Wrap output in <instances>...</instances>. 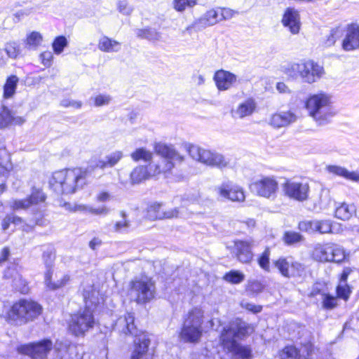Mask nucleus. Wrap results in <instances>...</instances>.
<instances>
[{"label":"nucleus","instance_id":"nucleus-1","mask_svg":"<svg viewBox=\"0 0 359 359\" xmlns=\"http://www.w3.org/2000/svg\"><path fill=\"white\" fill-rule=\"evenodd\" d=\"M47 196L42 189L32 187L30 194L24 198H13L8 201L10 208L13 211L30 210L36 214L34 218L30 221V224H25L23 219L13 213L6 215L1 221V230L6 231L13 224L15 226H21L22 231L29 232L33 229L34 226L44 225L43 214L41 208L46 207Z\"/></svg>","mask_w":359,"mask_h":359},{"label":"nucleus","instance_id":"nucleus-2","mask_svg":"<svg viewBox=\"0 0 359 359\" xmlns=\"http://www.w3.org/2000/svg\"><path fill=\"white\" fill-rule=\"evenodd\" d=\"M154 149L156 154L164 158L163 165L149 164V167L144 165L135 167L130 175V181L132 184H140L162 172H168L172 169L175 163L184 161V156L172 144L157 143Z\"/></svg>","mask_w":359,"mask_h":359},{"label":"nucleus","instance_id":"nucleus-3","mask_svg":"<svg viewBox=\"0 0 359 359\" xmlns=\"http://www.w3.org/2000/svg\"><path fill=\"white\" fill-rule=\"evenodd\" d=\"M253 331V328L245 321L236 318L224 327L220 334V342L224 350L233 356L248 359L251 355V350L248 346L241 345L236 339H241Z\"/></svg>","mask_w":359,"mask_h":359},{"label":"nucleus","instance_id":"nucleus-4","mask_svg":"<svg viewBox=\"0 0 359 359\" xmlns=\"http://www.w3.org/2000/svg\"><path fill=\"white\" fill-rule=\"evenodd\" d=\"M83 295L86 308L72 316L69 325L70 332L75 336L83 335L86 332L94 327V309L100 304L99 292L93 287L84 289Z\"/></svg>","mask_w":359,"mask_h":359},{"label":"nucleus","instance_id":"nucleus-5","mask_svg":"<svg viewBox=\"0 0 359 359\" xmlns=\"http://www.w3.org/2000/svg\"><path fill=\"white\" fill-rule=\"evenodd\" d=\"M86 170L79 168L57 171L53 174L49 184L57 194H72L86 184Z\"/></svg>","mask_w":359,"mask_h":359},{"label":"nucleus","instance_id":"nucleus-6","mask_svg":"<svg viewBox=\"0 0 359 359\" xmlns=\"http://www.w3.org/2000/svg\"><path fill=\"white\" fill-rule=\"evenodd\" d=\"M305 107L309 116L318 125L327 124L336 114L332 97L323 92L309 95L306 100Z\"/></svg>","mask_w":359,"mask_h":359},{"label":"nucleus","instance_id":"nucleus-7","mask_svg":"<svg viewBox=\"0 0 359 359\" xmlns=\"http://www.w3.org/2000/svg\"><path fill=\"white\" fill-rule=\"evenodd\" d=\"M203 311L201 309L194 308L184 318L180 332V337L185 342H198L203 333Z\"/></svg>","mask_w":359,"mask_h":359},{"label":"nucleus","instance_id":"nucleus-8","mask_svg":"<svg viewBox=\"0 0 359 359\" xmlns=\"http://www.w3.org/2000/svg\"><path fill=\"white\" fill-rule=\"evenodd\" d=\"M41 311L42 307L36 302L20 299L12 306L8 316L9 320L16 323H25L39 316Z\"/></svg>","mask_w":359,"mask_h":359},{"label":"nucleus","instance_id":"nucleus-9","mask_svg":"<svg viewBox=\"0 0 359 359\" xmlns=\"http://www.w3.org/2000/svg\"><path fill=\"white\" fill-rule=\"evenodd\" d=\"M315 260L320 262H341L345 259L344 248L334 243L317 244L312 253Z\"/></svg>","mask_w":359,"mask_h":359},{"label":"nucleus","instance_id":"nucleus-10","mask_svg":"<svg viewBox=\"0 0 359 359\" xmlns=\"http://www.w3.org/2000/svg\"><path fill=\"white\" fill-rule=\"evenodd\" d=\"M155 286L150 279L131 281L128 294L130 299L138 304H144L154 297Z\"/></svg>","mask_w":359,"mask_h":359},{"label":"nucleus","instance_id":"nucleus-11","mask_svg":"<svg viewBox=\"0 0 359 359\" xmlns=\"http://www.w3.org/2000/svg\"><path fill=\"white\" fill-rule=\"evenodd\" d=\"M52 348L51 340L46 339L38 342L20 345L17 350L19 353L28 355L32 359H47Z\"/></svg>","mask_w":359,"mask_h":359},{"label":"nucleus","instance_id":"nucleus-12","mask_svg":"<svg viewBox=\"0 0 359 359\" xmlns=\"http://www.w3.org/2000/svg\"><path fill=\"white\" fill-rule=\"evenodd\" d=\"M214 191L222 200L243 202L245 198L243 189L231 181H226L216 186Z\"/></svg>","mask_w":359,"mask_h":359},{"label":"nucleus","instance_id":"nucleus-13","mask_svg":"<svg viewBox=\"0 0 359 359\" xmlns=\"http://www.w3.org/2000/svg\"><path fill=\"white\" fill-rule=\"evenodd\" d=\"M250 188L258 196L270 198L276 195L278 182L273 177H262L252 182Z\"/></svg>","mask_w":359,"mask_h":359},{"label":"nucleus","instance_id":"nucleus-14","mask_svg":"<svg viewBox=\"0 0 359 359\" xmlns=\"http://www.w3.org/2000/svg\"><path fill=\"white\" fill-rule=\"evenodd\" d=\"M283 189L287 196L298 201H304L309 196V186L307 183L287 180Z\"/></svg>","mask_w":359,"mask_h":359},{"label":"nucleus","instance_id":"nucleus-15","mask_svg":"<svg viewBox=\"0 0 359 359\" xmlns=\"http://www.w3.org/2000/svg\"><path fill=\"white\" fill-rule=\"evenodd\" d=\"M255 241L252 239L246 241L237 240L234 241L232 254L243 264H249L253 258L252 248Z\"/></svg>","mask_w":359,"mask_h":359},{"label":"nucleus","instance_id":"nucleus-16","mask_svg":"<svg viewBox=\"0 0 359 359\" xmlns=\"http://www.w3.org/2000/svg\"><path fill=\"white\" fill-rule=\"evenodd\" d=\"M161 208L162 205L158 203L149 205L147 209L146 217L150 220H156L177 218L180 216L178 208H172L164 211Z\"/></svg>","mask_w":359,"mask_h":359},{"label":"nucleus","instance_id":"nucleus-17","mask_svg":"<svg viewBox=\"0 0 359 359\" xmlns=\"http://www.w3.org/2000/svg\"><path fill=\"white\" fill-rule=\"evenodd\" d=\"M301 78L304 82L312 83L320 79L323 73V68L312 61L302 62Z\"/></svg>","mask_w":359,"mask_h":359},{"label":"nucleus","instance_id":"nucleus-18","mask_svg":"<svg viewBox=\"0 0 359 359\" xmlns=\"http://www.w3.org/2000/svg\"><path fill=\"white\" fill-rule=\"evenodd\" d=\"M134 343L135 349L131 359H152V354L148 350L150 341L145 334L136 336Z\"/></svg>","mask_w":359,"mask_h":359},{"label":"nucleus","instance_id":"nucleus-19","mask_svg":"<svg viewBox=\"0 0 359 359\" xmlns=\"http://www.w3.org/2000/svg\"><path fill=\"white\" fill-rule=\"evenodd\" d=\"M135 317L132 313H126L121 316L114 325V330L124 334L137 335L136 327L134 325Z\"/></svg>","mask_w":359,"mask_h":359},{"label":"nucleus","instance_id":"nucleus-20","mask_svg":"<svg viewBox=\"0 0 359 359\" xmlns=\"http://www.w3.org/2000/svg\"><path fill=\"white\" fill-rule=\"evenodd\" d=\"M342 48L346 51L359 48V26L358 25L351 24L347 27Z\"/></svg>","mask_w":359,"mask_h":359},{"label":"nucleus","instance_id":"nucleus-21","mask_svg":"<svg viewBox=\"0 0 359 359\" xmlns=\"http://www.w3.org/2000/svg\"><path fill=\"white\" fill-rule=\"evenodd\" d=\"M297 121V116L291 111H280L271 116L269 123L273 128L286 127Z\"/></svg>","mask_w":359,"mask_h":359},{"label":"nucleus","instance_id":"nucleus-22","mask_svg":"<svg viewBox=\"0 0 359 359\" xmlns=\"http://www.w3.org/2000/svg\"><path fill=\"white\" fill-rule=\"evenodd\" d=\"M282 22L283 25L287 27L290 32L296 34L300 29L299 15L297 11L294 8H288L285 11Z\"/></svg>","mask_w":359,"mask_h":359},{"label":"nucleus","instance_id":"nucleus-23","mask_svg":"<svg viewBox=\"0 0 359 359\" xmlns=\"http://www.w3.org/2000/svg\"><path fill=\"white\" fill-rule=\"evenodd\" d=\"M4 277L7 279H12L13 287L20 293L27 294L29 292L26 280L18 272L15 266L8 267L5 271Z\"/></svg>","mask_w":359,"mask_h":359},{"label":"nucleus","instance_id":"nucleus-24","mask_svg":"<svg viewBox=\"0 0 359 359\" xmlns=\"http://www.w3.org/2000/svg\"><path fill=\"white\" fill-rule=\"evenodd\" d=\"M214 80L219 90H226L236 81V76L229 72L221 69L215 73Z\"/></svg>","mask_w":359,"mask_h":359},{"label":"nucleus","instance_id":"nucleus-25","mask_svg":"<svg viewBox=\"0 0 359 359\" xmlns=\"http://www.w3.org/2000/svg\"><path fill=\"white\" fill-rule=\"evenodd\" d=\"M187 150L190 156L198 161H200L207 165H210L213 152L206 150L197 145L189 144L187 146Z\"/></svg>","mask_w":359,"mask_h":359},{"label":"nucleus","instance_id":"nucleus-26","mask_svg":"<svg viewBox=\"0 0 359 359\" xmlns=\"http://www.w3.org/2000/svg\"><path fill=\"white\" fill-rule=\"evenodd\" d=\"M257 107V103L253 98H248L244 102H241L236 109H233L231 113L234 118H243L251 116Z\"/></svg>","mask_w":359,"mask_h":359},{"label":"nucleus","instance_id":"nucleus-27","mask_svg":"<svg viewBox=\"0 0 359 359\" xmlns=\"http://www.w3.org/2000/svg\"><path fill=\"white\" fill-rule=\"evenodd\" d=\"M219 21V11L212 9L207 11L203 16L196 20L191 25V27L196 26H200L201 27L212 26ZM190 28L191 27H189L187 29L189 30Z\"/></svg>","mask_w":359,"mask_h":359},{"label":"nucleus","instance_id":"nucleus-28","mask_svg":"<svg viewBox=\"0 0 359 359\" xmlns=\"http://www.w3.org/2000/svg\"><path fill=\"white\" fill-rule=\"evenodd\" d=\"M25 121V118L21 116H13L11 111L5 107L0 109V129L9 125H21Z\"/></svg>","mask_w":359,"mask_h":359},{"label":"nucleus","instance_id":"nucleus-29","mask_svg":"<svg viewBox=\"0 0 359 359\" xmlns=\"http://www.w3.org/2000/svg\"><path fill=\"white\" fill-rule=\"evenodd\" d=\"M356 213V208L353 203H337L335 205V217L341 220H348Z\"/></svg>","mask_w":359,"mask_h":359},{"label":"nucleus","instance_id":"nucleus-30","mask_svg":"<svg viewBox=\"0 0 359 359\" xmlns=\"http://www.w3.org/2000/svg\"><path fill=\"white\" fill-rule=\"evenodd\" d=\"M52 271L48 269L45 273V284L48 289L55 290L65 286L70 280V277L67 274H63L55 281H52Z\"/></svg>","mask_w":359,"mask_h":359},{"label":"nucleus","instance_id":"nucleus-31","mask_svg":"<svg viewBox=\"0 0 359 359\" xmlns=\"http://www.w3.org/2000/svg\"><path fill=\"white\" fill-rule=\"evenodd\" d=\"M97 46L101 51L105 53H116L121 48L120 42L106 36L100 39Z\"/></svg>","mask_w":359,"mask_h":359},{"label":"nucleus","instance_id":"nucleus-32","mask_svg":"<svg viewBox=\"0 0 359 359\" xmlns=\"http://www.w3.org/2000/svg\"><path fill=\"white\" fill-rule=\"evenodd\" d=\"M327 170L330 173L344 177L347 180L359 182V172H349L346 168L338 165H329Z\"/></svg>","mask_w":359,"mask_h":359},{"label":"nucleus","instance_id":"nucleus-33","mask_svg":"<svg viewBox=\"0 0 359 359\" xmlns=\"http://www.w3.org/2000/svg\"><path fill=\"white\" fill-rule=\"evenodd\" d=\"M123 154L121 151H115L105 157V160H100L97 167L103 169L107 167H113L123 158Z\"/></svg>","mask_w":359,"mask_h":359},{"label":"nucleus","instance_id":"nucleus-34","mask_svg":"<svg viewBox=\"0 0 359 359\" xmlns=\"http://www.w3.org/2000/svg\"><path fill=\"white\" fill-rule=\"evenodd\" d=\"M18 81V77L15 75H11L7 78L4 86L3 97L4 99H10L13 97L15 93Z\"/></svg>","mask_w":359,"mask_h":359},{"label":"nucleus","instance_id":"nucleus-35","mask_svg":"<svg viewBox=\"0 0 359 359\" xmlns=\"http://www.w3.org/2000/svg\"><path fill=\"white\" fill-rule=\"evenodd\" d=\"M302 62L301 63H289L283 67L284 73L289 77L296 79L298 77L301 78V72Z\"/></svg>","mask_w":359,"mask_h":359},{"label":"nucleus","instance_id":"nucleus-36","mask_svg":"<svg viewBox=\"0 0 359 359\" xmlns=\"http://www.w3.org/2000/svg\"><path fill=\"white\" fill-rule=\"evenodd\" d=\"M130 156L135 161L142 160L145 162L150 161L152 159V153L145 148L137 149L135 151L131 153Z\"/></svg>","mask_w":359,"mask_h":359},{"label":"nucleus","instance_id":"nucleus-37","mask_svg":"<svg viewBox=\"0 0 359 359\" xmlns=\"http://www.w3.org/2000/svg\"><path fill=\"white\" fill-rule=\"evenodd\" d=\"M223 279L226 282L231 284H239L245 280V275L243 273L239 271L231 270L228 273H225V275L223 277Z\"/></svg>","mask_w":359,"mask_h":359},{"label":"nucleus","instance_id":"nucleus-38","mask_svg":"<svg viewBox=\"0 0 359 359\" xmlns=\"http://www.w3.org/2000/svg\"><path fill=\"white\" fill-rule=\"evenodd\" d=\"M7 57L15 59L20 53V47L18 42L9 41L5 43L4 48Z\"/></svg>","mask_w":359,"mask_h":359},{"label":"nucleus","instance_id":"nucleus-39","mask_svg":"<svg viewBox=\"0 0 359 359\" xmlns=\"http://www.w3.org/2000/svg\"><path fill=\"white\" fill-rule=\"evenodd\" d=\"M120 215L122 218L121 220L117 221L113 228L115 232H123L127 231L130 227V221L128 219L127 214L125 211H121Z\"/></svg>","mask_w":359,"mask_h":359},{"label":"nucleus","instance_id":"nucleus-40","mask_svg":"<svg viewBox=\"0 0 359 359\" xmlns=\"http://www.w3.org/2000/svg\"><path fill=\"white\" fill-rule=\"evenodd\" d=\"M303 240L304 236L302 234L292 231H287L285 232L283 236V241L288 245L300 243Z\"/></svg>","mask_w":359,"mask_h":359},{"label":"nucleus","instance_id":"nucleus-41","mask_svg":"<svg viewBox=\"0 0 359 359\" xmlns=\"http://www.w3.org/2000/svg\"><path fill=\"white\" fill-rule=\"evenodd\" d=\"M344 29L341 27H337L330 31L327 39L325 41L326 46H331L335 43L344 35Z\"/></svg>","mask_w":359,"mask_h":359},{"label":"nucleus","instance_id":"nucleus-42","mask_svg":"<svg viewBox=\"0 0 359 359\" xmlns=\"http://www.w3.org/2000/svg\"><path fill=\"white\" fill-rule=\"evenodd\" d=\"M211 159L210 166L222 169L229 165V160L226 158L222 154L217 152H213Z\"/></svg>","mask_w":359,"mask_h":359},{"label":"nucleus","instance_id":"nucleus-43","mask_svg":"<svg viewBox=\"0 0 359 359\" xmlns=\"http://www.w3.org/2000/svg\"><path fill=\"white\" fill-rule=\"evenodd\" d=\"M274 264L283 276L289 278L291 261L286 258H279Z\"/></svg>","mask_w":359,"mask_h":359},{"label":"nucleus","instance_id":"nucleus-44","mask_svg":"<svg viewBox=\"0 0 359 359\" xmlns=\"http://www.w3.org/2000/svg\"><path fill=\"white\" fill-rule=\"evenodd\" d=\"M137 35L141 38L147 39L150 41H158L161 39V34L153 28L140 29L137 32Z\"/></svg>","mask_w":359,"mask_h":359},{"label":"nucleus","instance_id":"nucleus-45","mask_svg":"<svg viewBox=\"0 0 359 359\" xmlns=\"http://www.w3.org/2000/svg\"><path fill=\"white\" fill-rule=\"evenodd\" d=\"M316 233L321 234L332 233V222L330 219H317Z\"/></svg>","mask_w":359,"mask_h":359},{"label":"nucleus","instance_id":"nucleus-46","mask_svg":"<svg viewBox=\"0 0 359 359\" xmlns=\"http://www.w3.org/2000/svg\"><path fill=\"white\" fill-rule=\"evenodd\" d=\"M317 219L302 221L298 224V228L301 231L309 233H316Z\"/></svg>","mask_w":359,"mask_h":359},{"label":"nucleus","instance_id":"nucleus-47","mask_svg":"<svg viewBox=\"0 0 359 359\" xmlns=\"http://www.w3.org/2000/svg\"><path fill=\"white\" fill-rule=\"evenodd\" d=\"M68 45L67 39L64 36H57L52 44L54 53L56 55H60L65 47Z\"/></svg>","mask_w":359,"mask_h":359},{"label":"nucleus","instance_id":"nucleus-48","mask_svg":"<svg viewBox=\"0 0 359 359\" xmlns=\"http://www.w3.org/2000/svg\"><path fill=\"white\" fill-rule=\"evenodd\" d=\"M200 0H174V8L180 12L184 11L187 8L194 6Z\"/></svg>","mask_w":359,"mask_h":359},{"label":"nucleus","instance_id":"nucleus-49","mask_svg":"<svg viewBox=\"0 0 359 359\" xmlns=\"http://www.w3.org/2000/svg\"><path fill=\"white\" fill-rule=\"evenodd\" d=\"M263 285L257 280H251L248 283L246 292L252 297H255L263 290Z\"/></svg>","mask_w":359,"mask_h":359},{"label":"nucleus","instance_id":"nucleus-50","mask_svg":"<svg viewBox=\"0 0 359 359\" xmlns=\"http://www.w3.org/2000/svg\"><path fill=\"white\" fill-rule=\"evenodd\" d=\"M299 353L293 346L285 347L280 353V359H299Z\"/></svg>","mask_w":359,"mask_h":359},{"label":"nucleus","instance_id":"nucleus-51","mask_svg":"<svg viewBox=\"0 0 359 359\" xmlns=\"http://www.w3.org/2000/svg\"><path fill=\"white\" fill-rule=\"evenodd\" d=\"M43 41L42 35L38 32H32L26 39V43L30 47L36 48Z\"/></svg>","mask_w":359,"mask_h":359},{"label":"nucleus","instance_id":"nucleus-52","mask_svg":"<svg viewBox=\"0 0 359 359\" xmlns=\"http://www.w3.org/2000/svg\"><path fill=\"white\" fill-rule=\"evenodd\" d=\"M42 258L46 268L48 269H50L55 259V255L52 247H48L46 250H43Z\"/></svg>","mask_w":359,"mask_h":359},{"label":"nucleus","instance_id":"nucleus-53","mask_svg":"<svg viewBox=\"0 0 359 359\" xmlns=\"http://www.w3.org/2000/svg\"><path fill=\"white\" fill-rule=\"evenodd\" d=\"M304 266L299 262L291 261L289 278L301 276L304 272Z\"/></svg>","mask_w":359,"mask_h":359},{"label":"nucleus","instance_id":"nucleus-54","mask_svg":"<svg viewBox=\"0 0 359 359\" xmlns=\"http://www.w3.org/2000/svg\"><path fill=\"white\" fill-rule=\"evenodd\" d=\"M323 307L325 309H332L337 305L336 297L329 294H323L322 299Z\"/></svg>","mask_w":359,"mask_h":359},{"label":"nucleus","instance_id":"nucleus-55","mask_svg":"<svg viewBox=\"0 0 359 359\" xmlns=\"http://www.w3.org/2000/svg\"><path fill=\"white\" fill-rule=\"evenodd\" d=\"M270 250L266 248L258 259L259 265L264 270L269 271Z\"/></svg>","mask_w":359,"mask_h":359},{"label":"nucleus","instance_id":"nucleus-56","mask_svg":"<svg viewBox=\"0 0 359 359\" xmlns=\"http://www.w3.org/2000/svg\"><path fill=\"white\" fill-rule=\"evenodd\" d=\"M10 161V155L6 149L4 142H0V166L8 169Z\"/></svg>","mask_w":359,"mask_h":359},{"label":"nucleus","instance_id":"nucleus-57","mask_svg":"<svg viewBox=\"0 0 359 359\" xmlns=\"http://www.w3.org/2000/svg\"><path fill=\"white\" fill-rule=\"evenodd\" d=\"M351 293L350 287L347 283H339L337 287V294L339 298L347 300Z\"/></svg>","mask_w":359,"mask_h":359},{"label":"nucleus","instance_id":"nucleus-58","mask_svg":"<svg viewBox=\"0 0 359 359\" xmlns=\"http://www.w3.org/2000/svg\"><path fill=\"white\" fill-rule=\"evenodd\" d=\"M111 100V96L106 94H100L94 97V103L96 107L107 105L109 104Z\"/></svg>","mask_w":359,"mask_h":359},{"label":"nucleus","instance_id":"nucleus-59","mask_svg":"<svg viewBox=\"0 0 359 359\" xmlns=\"http://www.w3.org/2000/svg\"><path fill=\"white\" fill-rule=\"evenodd\" d=\"M219 13V20H230L235 15L236 12L230 8H218Z\"/></svg>","mask_w":359,"mask_h":359},{"label":"nucleus","instance_id":"nucleus-60","mask_svg":"<svg viewBox=\"0 0 359 359\" xmlns=\"http://www.w3.org/2000/svg\"><path fill=\"white\" fill-rule=\"evenodd\" d=\"M241 306L246 310L252 312L253 313H258L262 311V306L259 305H255L252 303L247 302H242L241 304Z\"/></svg>","mask_w":359,"mask_h":359},{"label":"nucleus","instance_id":"nucleus-61","mask_svg":"<svg viewBox=\"0 0 359 359\" xmlns=\"http://www.w3.org/2000/svg\"><path fill=\"white\" fill-rule=\"evenodd\" d=\"M53 58V55L50 51H44L40 55L41 63L47 67L51 65Z\"/></svg>","mask_w":359,"mask_h":359},{"label":"nucleus","instance_id":"nucleus-62","mask_svg":"<svg viewBox=\"0 0 359 359\" xmlns=\"http://www.w3.org/2000/svg\"><path fill=\"white\" fill-rule=\"evenodd\" d=\"M90 213L95 215L106 216L109 213V209L105 205L99 207L97 208H94L90 206Z\"/></svg>","mask_w":359,"mask_h":359},{"label":"nucleus","instance_id":"nucleus-63","mask_svg":"<svg viewBox=\"0 0 359 359\" xmlns=\"http://www.w3.org/2000/svg\"><path fill=\"white\" fill-rule=\"evenodd\" d=\"M72 212H81L90 213V206L84 204H74V208L71 209Z\"/></svg>","mask_w":359,"mask_h":359},{"label":"nucleus","instance_id":"nucleus-64","mask_svg":"<svg viewBox=\"0 0 359 359\" xmlns=\"http://www.w3.org/2000/svg\"><path fill=\"white\" fill-rule=\"evenodd\" d=\"M118 6L119 11L123 14L129 15L132 11V9L128 6L126 1H120Z\"/></svg>","mask_w":359,"mask_h":359}]
</instances>
